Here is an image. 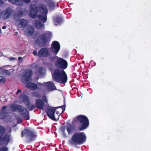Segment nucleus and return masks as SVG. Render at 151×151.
I'll list each match as a JSON object with an SVG mask.
<instances>
[{
  "label": "nucleus",
  "instance_id": "obj_6",
  "mask_svg": "<svg viewBox=\"0 0 151 151\" xmlns=\"http://www.w3.org/2000/svg\"><path fill=\"white\" fill-rule=\"evenodd\" d=\"M50 41L48 36L45 33L40 35L36 39L35 42L38 46L42 47L45 46Z\"/></svg>",
  "mask_w": 151,
  "mask_h": 151
},
{
  "label": "nucleus",
  "instance_id": "obj_7",
  "mask_svg": "<svg viewBox=\"0 0 151 151\" xmlns=\"http://www.w3.org/2000/svg\"><path fill=\"white\" fill-rule=\"evenodd\" d=\"M61 108L62 109V113H63L65 111V103L63 105L60 106L56 107H52L48 108L47 110V114L49 118L52 119V120L55 121H57L59 117L58 118L56 119L55 117L54 113L55 111L58 108Z\"/></svg>",
  "mask_w": 151,
  "mask_h": 151
},
{
  "label": "nucleus",
  "instance_id": "obj_4",
  "mask_svg": "<svg viewBox=\"0 0 151 151\" xmlns=\"http://www.w3.org/2000/svg\"><path fill=\"white\" fill-rule=\"evenodd\" d=\"M73 122L75 124H78L79 131H82L88 127L89 124V122L88 117L83 115H80L76 116L73 119Z\"/></svg>",
  "mask_w": 151,
  "mask_h": 151
},
{
  "label": "nucleus",
  "instance_id": "obj_46",
  "mask_svg": "<svg viewBox=\"0 0 151 151\" xmlns=\"http://www.w3.org/2000/svg\"><path fill=\"white\" fill-rule=\"evenodd\" d=\"M1 33V29H0V34Z\"/></svg>",
  "mask_w": 151,
  "mask_h": 151
},
{
  "label": "nucleus",
  "instance_id": "obj_33",
  "mask_svg": "<svg viewBox=\"0 0 151 151\" xmlns=\"http://www.w3.org/2000/svg\"><path fill=\"white\" fill-rule=\"evenodd\" d=\"M6 81L5 78L3 76H0V83H4Z\"/></svg>",
  "mask_w": 151,
  "mask_h": 151
},
{
  "label": "nucleus",
  "instance_id": "obj_20",
  "mask_svg": "<svg viewBox=\"0 0 151 151\" xmlns=\"http://www.w3.org/2000/svg\"><path fill=\"white\" fill-rule=\"evenodd\" d=\"M32 75L31 71H26L22 76V79L26 82L28 81Z\"/></svg>",
  "mask_w": 151,
  "mask_h": 151
},
{
  "label": "nucleus",
  "instance_id": "obj_15",
  "mask_svg": "<svg viewBox=\"0 0 151 151\" xmlns=\"http://www.w3.org/2000/svg\"><path fill=\"white\" fill-rule=\"evenodd\" d=\"M35 106L40 109L42 110L45 106L44 101L41 99H37L35 100Z\"/></svg>",
  "mask_w": 151,
  "mask_h": 151
},
{
  "label": "nucleus",
  "instance_id": "obj_8",
  "mask_svg": "<svg viewBox=\"0 0 151 151\" xmlns=\"http://www.w3.org/2000/svg\"><path fill=\"white\" fill-rule=\"evenodd\" d=\"M25 137L29 142L35 140L37 135L34 131L30 130L29 129H25L22 132L21 137Z\"/></svg>",
  "mask_w": 151,
  "mask_h": 151
},
{
  "label": "nucleus",
  "instance_id": "obj_34",
  "mask_svg": "<svg viewBox=\"0 0 151 151\" xmlns=\"http://www.w3.org/2000/svg\"><path fill=\"white\" fill-rule=\"evenodd\" d=\"M39 73L40 75H43L44 74L43 68L42 67L40 68L39 69Z\"/></svg>",
  "mask_w": 151,
  "mask_h": 151
},
{
  "label": "nucleus",
  "instance_id": "obj_22",
  "mask_svg": "<svg viewBox=\"0 0 151 151\" xmlns=\"http://www.w3.org/2000/svg\"><path fill=\"white\" fill-rule=\"evenodd\" d=\"M24 14V12L22 10H19L17 14L14 16V19L16 21L22 17Z\"/></svg>",
  "mask_w": 151,
  "mask_h": 151
},
{
  "label": "nucleus",
  "instance_id": "obj_43",
  "mask_svg": "<svg viewBox=\"0 0 151 151\" xmlns=\"http://www.w3.org/2000/svg\"><path fill=\"white\" fill-rule=\"evenodd\" d=\"M44 102L45 101L46 103L47 104V100L45 96V98L44 99Z\"/></svg>",
  "mask_w": 151,
  "mask_h": 151
},
{
  "label": "nucleus",
  "instance_id": "obj_32",
  "mask_svg": "<svg viewBox=\"0 0 151 151\" xmlns=\"http://www.w3.org/2000/svg\"><path fill=\"white\" fill-rule=\"evenodd\" d=\"M0 151H8V148L6 146H3L0 148Z\"/></svg>",
  "mask_w": 151,
  "mask_h": 151
},
{
  "label": "nucleus",
  "instance_id": "obj_38",
  "mask_svg": "<svg viewBox=\"0 0 151 151\" xmlns=\"http://www.w3.org/2000/svg\"><path fill=\"white\" fill-rule=\"evenodd\" d=\"M17 122L18 123L21 122L22 121V119H21V118L19 117L17 119Z\"/></svg>",
  "mask_w": 151,
  "mask_h": 151
},
{
  "label": "nucleus",
  "instance_id": "obj_23",
  "mask_svg": "<svg viewBox=\"0 0 151 151\" xmlns=\"http://www.w3.org/2000/svg\"><path fill=\"white\" fill-rule=\"evenodd\" d=\"M62 18L60 17H55L54 18L53 22L56 25L58 24L60 25L62 23Z\"/></svg>",
  "mask_w": 151,
  "mask_h": 151
},
{
  "label": "nucleus",
  "instance_id": "obj_9",
  "mask_svg": "<svg viewBox=\"0 0 151 151\" xmlns=\"http://www.w3.org/2000/svg\"><path fill=\"white\" fill-rule=\"evenodd\" d=\"M55 65L57 68L64 70L67 68L68 63L65 60L61 58L58 57L55 62Z\"/></svg>",
  "mask_w": 151,
  "mask_h": 151
},
{
  "label": "nucleus",
  "instance_id": "obj_14",
  "mask_svg": "<svg viewBox=\"0 0 151 151\" xmlns=\"http://www.w3.org/2000/svg\"><path fill=\"white\" fill-rule=\"evenodd\" d=\"M21 111H19L20 113L21 116L26 120H28L29 119V112L23 106Z\"/></svg>",
  "mask_w": 151,
  "mask_h": 151
},
{
  "label": "nucleus",
  "instance_id": "obj_24",
  "mask_svg": "<svg viewBox=\"0 0 151 151\" xmlns=\"http://www.w3.org/2000/svg\"><path fill=\"white\" fill-rule=\"evenodd\" d=\"M27 87L28 88H30L34 91L36 90L38 88L37 85L34 83H30L28 85H27Z\"/></svg>",
  "mask_w": 151,
  "mask_h": 151
},
{
  "label": "nucleus",
  "instance_id": "obj_26",
  "mask_svg": "<svg viewBox=\"0 0 151 151\" xmlns=\"http://www.w3.org/2000/svg\"><path fill=\"white\" fill-rule=\"evenodd\" d=\"M26 106L30 111L33 110L35 108V105L33 104L30 103V102L26 104Z\"/></svg>",
  "mask_w": 151,
  "mask_h": 151
},
{
  "label": "nucleus",
  "instance_id": "obj_19",
  "mask_svg": "<svg viewBox=\"0 0 151 151\" xmlns=\"http://www.w3.org/2000/svg\"><path fill=\"white\" fill-rule=\"evenodd\" d=\"M34 32V30L33 27L32 26L29 27L25 31L26 35L28 36H32Z\"/></svg>",
  "mask_w": 151,
  "mask_h": 151
},
{
  "label": "nucleus",
  "instance_id": "obj_27",
  "mask_svg": "<svg viewBox=\"0 0 151 151\" xmlns=\"http://www.w3.org/2000/svg\"><path fill=\"white\" fill-rule=\"evenodd\" d=\"M35 24L36 27L40 29L43 26L42 23L38 20H36Z\"/></svg>",
  "mask_w": 151,
  "mask_h": 151
},
{
  "label": "nucleus",
  "instance_id": "obj_39",
  "mask_svg": "<svg viewBox=\"0 0 151 151\" xmlns=\"http://www.w3.org/2000/svg\"><path fill=\"white\" fill-rule=\"evenodd\" d=\"M33 54L34 55L36 56L38 55V53H37V52L36 51H34L33 52Z\"/></svg>",
  "mask_w": 151,
  "mask_h": 151
},
{
  "label": "nucleus",
  "instance_id": "obj_37",
  "mask_svg": "<svg viewBox=\"0 0 151 151\" xmlns=\"http://www.w3.org/2000/svg\"><path fill=\"white\" fill-rule=\"evenodd\" d=\"M4 4V3L2 0H0V6H2Z\"/></svg>",
  "mask_w": 151,
  "mask_h": 151
},
{
  "label": "nucleus",
  "instance_id": "obj_31",
  "mask_svg": "<svg viewBox=\"0 0 151 151\" xmlns=\"http://www.w3.org/2000/svg\"><path fill=\"white\" fill-rule=\"evenodd\" d=\"M61 131L63 132V136L65 137H67V134L65 133V127L64 126H62L61 128Z\"/></svg>",
  "mask_w": 151,
  "mask_h": 151
},
{
  "label": "nucleus",
  "instance_id": "obj_12",
  "mask_svg": "<svg viewBox=\"0 0 151 151\" xmlns=\"http://www.w3.org/2000/svg\"><path fill=\"white\" fill-rule=\"evenodd\" d=\"M60 44L58 41H55L52 42L51 47L54 55H56L58 53L60 50Z\"/></svg>",
  "mask_w": 151,
  "mask_h": 151
},
{
  "label": "nucleus",
  "instance_id": "obj_25",
  "mask_svg": "<svg viewBox=\"0 0 151 151\" xmlns=\"http://www.w3.org/2000/svg\"><path fill=\"white\" fill-rule=\"evenodd\" d=\"M8 1L9 2L17 5L22 6L23 5V3L21 0H6Z\"/></svg>",
  "mask_w": 151,
  "mask_h": 151
},
{
  "label": "nucleus",
  "instance_id": "obj_28",
  "mask_svg": "<svg viewBox=\"0 0 151 151\" xmlns=\"http://www.w3.org/2000/svg\"><path fill=\"white\" fill-rule=\"evenodd\" d=\"M7 113L2 111H0V119H4L6 116V115Z\"/></svg>",
  "mask_w": 151,
  "mask_h": 151
},
{
  "label": "nucleus",
  "instance_id": "obj_41",
  "mask_svg": "<svg viewBox=\"0 0 151 151\" xmlns=\"http://www.w3.org/2000/svg\"><path fill=\"white\" fill-rule=\"evenodd\" d=\"M21 92V90L20 89H19L17 90V93H16V94L17 95H18L19 94V92Z\"/></svg>",
  "mask_w": 151,
  "mask_h": 151
},
{
  "label": "nucleus",
  "instance_id": "obj_44",
  "mask_svg": "<svg viewBox=\"0 0 151 151\" xmlns=\"http://www.w3.org/2000/svg\"><path fill=\"white\" fill-rule=\"evenodd\" d=\"M18 59L19 61L21 60L22 61V58L21 57H18Z\"/></svg>",
  "mask_w": 151,
  "mask_h": 151
},
{
  "label": "nucleus",
  "instance_id": "obj_2",
  "mask_svg": "<svg viewBox=\"0 0 151 151\" xmlns=\"http://www.w3.org/2000/svg\"><path fill=\"white\" fill-rule=\"evenodd\" d=\"M52 75L53 80L54 81L61 84H64L67 81V76L64 70L56 68L52 73Z\"/></svg>",
  "mask_w": 151,
  "mask_h": 151
},
{
  "label": "nucleus",
  "instance_id": "obj_18",
  "mask_svg": "<svg viewBox=\"0 0 151 151\" xmlns=\"http://www.w3.org/2000/svg\"><path fill=\"white\" fill-rule=\"evenodd\" d=\"M16 21L18 23V26L21 27H26L28 24V20L25 19H21Z\"/></svg>",
  "mask_w": 151,
  "mask_h": 151
},
{
  "label": "nucleus",
  "instance_id": "obj_5",
  "mask_svg": "<svg viewBox=\"0 0 151 151\" xmlns=\"http://www.w3.org/2000/svg\"><path fill=\"white\" fill-rule=\"evenodd\" d=\"M6 132L5 127L0 125V145L3 142L7 145L10 141L11 133H6L3 136V135Z\"/></svg>",
  "mask_w": 151,
  "mask_h": 151
},
{
  "label": "nucleus",
  "instance_id": "obj_35",
  "mask_svg": "<svg viewBox=\"0 0 151 151\" xmlns=\"http://www.w3.org/2000/svg\"><path fill=\"white\" fill-rule=\"evenodd\" d=\"M24 3L29 4L31 0H22Z\"/></svg>",
  "mask_w": 151,
  "mask_h": 151
},
{
  "label": "nucleus",
  "instance_id": "obj_42",
  "mask_svg": "<svg viewBox=\"0 0 151 151\" xmlns=\"http://www.w3.org/2000/svg\"><path fill=\"white\" fill-rule=\"evenodd\" d=\"M7 108V106H4L3 107H2L1 110L2 111L5 110L6 108Z\"/></svg>",
  "mask_w": 151,
  "mask_h": 151
},
{
  "label": "nucleus",
  "instance_id": "obj_11",
  "mask_svg": "<svg viewBox=\"0 0 151 151\" xmlns=\"http://www.w3.org/2000/svg\"><path fill=\"white\" fill-rule=\"evenodd\" d=\"M38 85H40L41 88L44 87L45 88H47L48 90L52 91L56 89V86L53 82L49 81L46 83L43 82L42 83H39Z\"/></svg>",
  "mask_w": 151,
  "mask_h": 151
},
{
  "label": "nucleus",
  "instance_id": "obj_3",
  "mask_svg": "<svg viewBox=\"0 0 151 151\" xmlns=\"http://www.w3.org/2000/svg\"><path fill=\"white\" fill-rule=\"evenodd\" d=\"M86 136L83 132H76L72 136L69 140V144L72 146H76L83 144L86 141Z\"/></svg>",
  "mask_w": 151,
  "mask_h": 151
},
{
  "label": "nucleus",
  "instance_id": "obj_29",
  "mask_svg": "<svg viewBox=\"0 0 151 151\" xmlns=\"http://www.w3.org/2000/svg\"><path fill=\"white\" fill-rule=\"evenodd\" d=\"M32 95L38 98H40L41 97V94L37 91L32 92Z\"/></svg>",
  "mask_w": 151,
  "mask_h": 151
},
{
  "label": "nucleus",
  "instance_id": "obj_30",
  "mask_svg": "<svg viewBox=\"0 0 151 151\" xmlns=\"http://www.w3.org/2000/svg\"><path fill=\"white\" fill-rule=\"evenodd\" d=\"M48 5L50 10L54 9L55 6V3L53 2H50L48 4Z\"/></svg>",
  "mask_w": 151,
  "mask_h": 151
},
{
  "label": "nucleus",
  "instance_id": "obj_1",
  "mask_svg": "<svg viewBox=\"0 0 151 151\" xmlns=\"http://www.w3.org/2000/svg\"><path fill=\"white\" fill-rule=\"evenodd\" d=\"M38 8L40 12L42 13L38 15V18L44 23L45 22L47 19V14L48 12V10L44 5H40L38 7L35 4H31L29 10V15L33 18H35L37 16V14L38 12Z\"/></svg>",
  "mask_w": 151,
  "mask_h": 151
},
{
  "label": "nucleus",
  "instance_id": "obj_17",
  "mask_svg": "<svg viewBox=\"0 0 151 151\" xmlns=\"http://www.w3.org/2000/svg\"><path fill=\"white\" fill-rule=\"evenodd\" d=\"M11 110L13 112H15L17 111H21L23 107V106L21 105H17L16 104H12L10 106Z\"/></svg>",
  "mask_w": 151,
  "mask_h": 151
},
{
  "label": "nucleus",
  "instance_id": "obj_16",
  "mask_svg": "<svg viewBox=\"0 0 151 151\" xmlns=\"http://www.w3.org/2000/svg\"><path fill=\"white\" fill-rule=\"evenodd\" d=\"M77 129H78L77 125H76V127L74 125H72L70 124H68L67 128V130L68 134L70 135L76 131H78Z\"/></svg>",
  "mask_w": 151,
  "mask_h": 151
},
{
  "label": "nucleus",
  "instance_id": "obj_45",
  "mask_svg": "<svg viewBox=\"0 0 151 151\" xmlns=\"http://www.w3.org/2000/svg\"><path fill=\"white\" fill-rule=\"evenodd\" d=\"M6 28V26H3L2 27V29H5Z\"/></svg>",
  "mask_w": 151,
  "mask_h": 151
},
{
  "label": "nucleus",
  "instance_id": "obj_10",
  "mask_svg": "<svg viewBox=\"0 0 151 151\" xmlns=\"http://www.w3.org/2000/svg\"><path fill=\"white\" fill-rule=\"evenodd\" d=\"M14 12L12 8L9 7L4 10L1 14L3 16V19L6 20L9 19Z\"/></svg>",
  "mask_w": 151,
  "mask_h": 151
},
{
  "label": "nucleus",
  "instance_id": "obj_13",
  "mask_svg": "<svg viewBox=\"0 0 151 151\" xmlns=\"http://www.w3.org/2000/svg\"><path fill=\"white\" fill-rule=\"evenodd\" d=\"M50 52L46 47L42 48L38 52L37 56L40 58L47 57L50 55Z\"/></svg>",
  "mask_w": 151,
  "mask_h": 151
},
{
  "label": "nucleus",
  "instance_id": "obj_21",
  "mask_svg": "<svg viewBox=\"0 0 151 151\" xmlns=\"http://www.w3.org/2000/svg\"><path fill=\"white\" fill-rule=\"evenodd\" d=\"M20 99H22L23 102L24 104H27L29 102V98L26 94L23 93L20 94L19 96Z\"/></svg>",
  "mask_w": 151,
  "mask_h": 151
},
{
  "label": "nucleus",
  "instance_id": "obj_40",
  "mask_svg": "<svg viewBox=\"0 0 151 151\" xmlns=\"http://www.w3.org/2000/svg\"><path fill=\"white\" fill-rule=\"evenodd\" d=\"M55 112H56V113L58 115H60L61 114H62V112L61 113H60V112L59 111H55Z\"/></svg>",
  "mask_w": 151,
  "mask_h": 151
},
{
  "label": "nucleus",
  "instance_id": "obj_36",
  "mask_svg": "<svg viewBox=\"0 0 151 151\" xmlns=\"http://www.w3.org/2000/svg\"><path fill=\"white\" fill-rule=\"evenodd\" d=\"M9 59L10 60H16L17 59L14 57L9 58Z\"/></svg>",
  "mask_w": 151,
  "mask_h": 151
}]
</instances>
